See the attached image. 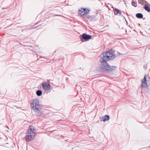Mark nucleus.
Returning a JSON list of instances; mask_svg holds the SVG:
<instances>
[{
  "mask_svg": "<svg viewBox=\"0 0 150 150\" xmlns=\"http://www.w3.org/2000/svg\"><path fill=\"white\" fill-rule=\"evenodd\" d=\"M116 51L113 48L108 49L107 51L103 52L100 55V62L101 64L100 66H110L107 62V61L112 60L115 58L117 56L123 55L124 54L117 52L118 54H116Z\"/></svg>",
  "mask_w": 150,
  "mask_h": 150,
  "instance_id": "nucleus-1",
  "label": "nucleus"
},
{
  "mask_svg": "<svg viewBox=\"0 0 150 150\" xmlns=\"http://www.w3.org/2000/svg\"><path fill=\"white\" fill-rule=\"evenodd\" d=\"M36 131L35 128L32 125H30L28 129L26 134L25 139L26 141L29 142L34 139L36 135Z\"/></svg>",
  "mask_w": 150,
  "mask_h": 150,
  "instance_id": "nucleus-2",
  "label": "nucleus"
},
{
  "mask_svg": "<svg viewBox=\"0 0 150 150\" xmlns=\"http://www.w3.org/2000/svg\"><path fill=\"white\" fill-rule=\"evenodd\" d=\"M30 107L35 112H39L41 109V106L38 100L37 99L32 100L30 103Z\"/></svg>",
  "mask_w": 150,
  "mask_h": 150,
  "instance_id": "nucleus-3",
  "label": "nucleus"
},
{
  "mask_svg": "<svg viewBox=\"0 0 150 150\" xmlns=\"http://www.w3.org/2000/svg\"><path fill=\"white\" fill-rule=\"evenodd\" d=\"M92 38V36L86 33H83L80 35V39L82 42H85L89 41Z\"/></svg>",
  "mask_w": 150,
  "mask_h": 150,
  "instance_id": "nucleus-4",
  "label": "nucleus"
},
{
  "mask_svg": "<svg viewBox=\"0 0 150 150\" xmlns=\"http://www.w3.org/2000/svg\"><path fill=\"white\" fill-rule=\"evenodd\" d=\"M110 67V66H102L101 69H102L103 71L105 72L106 71H110L115 68V66H111V67H113L112 69L111 67Z\"/></svg>",
  "mask_w": 150,
  "mask_h": 150,
  "instance_id": "nucleus-5",
  "label": "nucleus"
},
{
  "mask_svg": "<svg viewBox=\"0 0 150 150\" xmlns=\"http://www.w3.org/2000/svg\"><path fill=\"white\" fill-rule=\"evenodd\" d=\"M43 89L45 91H48L51 88V86L49 82H46L43 83L42 85Z\"/></svg>",
  "mask_w": 150,
  "mask_h": 150,
  "instance_id": "nucleus-6",
  "label": "nucleus"
},
{
  "mask_svg": "<svg viewBox=\"0 0 150 150\" xmlns=\"http://www.w3.org/2000/svg\"><path fill=\"white\" fill-rule=\"evenodd\" d=\"M146 80V76L145 75L143 79L142 80L141 86L143 87H146L148 86Z\"/></svg>",
  "mask_w": 150,
  "mask_h": 150,
  "instance_id": "nucleus-7",
  "label": "nucleus"
},
{
  "mask_svg": "<svg viewBox=\"0 0 150 150\" xmlns=\"http://www.w3.org/2000/svg\"><path fill=\"white\" fill-rule=\"evenodd\" d=\"M28 25H24V26H19V27L21 28H24L23 29H21L22 31L23 32L24 31H27L28 30H29L30 29H33L36 28L37 27H38V26H36V27H34L30 28H25V27H28Z\"/></svg>",
  "mask_w": 150,
  "mask_h": 150,
  "instance_id": "nucleus-8",
  "label": "nucleus"
},
{
  "mask_svg": "<svg viewBox=\"0 0 150 150\" xmlns=\"http://www.w3.org/2000/svg\"><path fill=\"white\" fill-rule=\"evenodd\" d=\"M114 13L115 15H117L118 14L120 16H122V13L121 11L118 9L115 8L113 9Z\"/></svg>",
  "mask_w": 150,
  "mask_h": 150,
  "instance_id": "nucleus-9",
  "label": "nucleus"
},
{
  "mask_svg": "<svg viewBox=\"0 0 150 150\" xmlns=\"http://www.w3.org/2000/svg\"><path fill=\"white\" fill-rule=\"evenodd\" d=\"M110 119V117L108 115H106L103 117L101 119V121L103 122H105V121H107L109 120Z\"/></svg>",
  "mask_w": 150,
  "mask_h": 150,
  "instance_id": "nucleus-10",
  "label": "nucleus"
},
{
  "mask_svg": "<svg viewBox=\"0 0 150 150\" xmlns=\"http://www.w3.org/2000/svg\"><path fill=\"white\" fill-rule=\"evenodd\" d=\"M83 8H81L80 10H79V13L81 16H85V12H84V11H83Z\"/></svg>",
  "mask_w": 150,
  "mask_h": 150,
  "instance_id": "nucleus-11",
  "label": "nucleus"
},
{
  "mask_svg": "<svg viewBox=\"0 0 150 150\" xmlns=\"http://www.w3.org/2000/svg\"><path fill=\"white\" fill-rule=\"evenodd\" d=\"M136 17L139 19H142L143 18V15L142 14L140 13H138L136 15Z\"/></svg>",
  "mask_w": 150,
  "mask_h": 150,
  "instance_id": "nucleus-12",
  "label": "nucleus"
},
{
  "mask_svg": "<svg viewBox=\"0 0 150 150\" xmlns=\"http://www.w3.org/2000/svg\"><path fill=\"white\" fill-rule=\"evenodd\" d=\"M148 12H150V7L149 6L146 5L143 7Z\"/></svg>",
  "mask_w": 150,
  "mask_h": 150,
  "instance_id": "nucleus-13",
  "label": "nucleus"
},
{
  "mask_svg": "<svg viewBox=\"0 0 150 150\" xmlns=\"http://www.w3.org/2000/svg\"><path fill=\"white\" fill-rule=\"evenodd\" d=\"M83 11H84V12H85V15L87 14L90 11L89 9L85 8H83Z\"/></svg>",
  "mask_w": 150,
  "mask_h": 150,
  "instance_id": "nucleus-14",
  "label": "nucleus"
},
{
  "mask_svg": "<svg viewBox=\"0 0 150 150\" xmlns=\"http://www.w3.org/2000/svg\"><path fill=\"white\" fill-rule=\"evenodd\" d=\"M36 94L38 96H40L42 94V91L40 90H38L36 92Z\"/></svg>",
  "mask_w": 150,
  "mask_h": 150,
  "instance_id": "nucleus-15",
  "label": "nucleus"
},
{
  "mask_svg": "<svg viewBox=\"0 0 150 150\" xmlns=\"http://www.w3.org/2000/svg\"><path fill=\"white\" fill-rule=\"evenodd\" d=\"M131 4L132 6H133L135 7H137V5L136 2L132 1V2Z\"/></svg>",
  "mask_w": 150,
  "mask_h": 150,
  "instance_id": "nucleus-16",
  "label": "nucleus"
},
{
  "mask_svg": "<svg viewBox=\"0 0 150 150\" xmlns=\"http://www.w3.org/2000/svg\"><path fill=\"white\" fill-rule=\"evenodd\" d=\"M46 59L45 58L41 57H40L38 59V60H42V61H44V59Z\"/></svg>",
  "mask_w": 150,
  "mask_h": 150,
  "instance_id": "nucleus-17",
  "label": "nucleus"
},
{
  "mask_svg": "<svg viewBox=\"0 0 150 150\" xmlns=\"http://www.w3.org/2000/svg\"><path fill=\"white\" fill-rule=\"evenodd\" d=\"M96 12L95 13L97 15L98 14L97 12H98V13H101V10L99 9V10H96Z\"/></svg>",
  "mask_w": 150,
  "mask_h": 150,
  "instance_id": "nucleus-18",
  "label": "nucleus"
},
{
  "mask_svg": "<svg viewBox=\"0 0 150 150\" xmlns=\"http://www.w3.org/2000/svg\"><path fill=\"white\" fill-rule=\"evenodd\" d=\"M122 16L124 18L125 20V21H126V24L127 25V24H128V22L127 21V20L126 19H125V17H124L122 15L121 16Z\"/></svg>",
  "mask_w": 150,
  "mask_h": 150,
  "instance_id": "nucleus-19",
  "label": "nucleus"
},
{
  "mask_svg": "<svg viewBox=\"0 0 150 150\" xmlns=\"http://www.w3.org/2000/svg\"><path fill=\"white\" fill-rule=\"evenodd\" d=\"M139 3L140 4H141L142 5H143V3H141V2H140L139 1Z\"/></svg>",
  "mask_w": 150,
  "mask_h": 150,
  "instance_id": "nucleus-20",
  "label": "nucleus"
},
{
  "mask_svg": "<svg viewBox=\"0 0 150 150\" xmlns=\"http://www.w3.org/2000/svg\"><path fill=\"white\" fill-rule=\"evenodd\" d=\"M55 16H59V15H57V14H56V15H55Z\"/></svg>",
  "mask_w": 150,
  "mask_h": 150,
  "instance_id": "nucleus-21",
  "label": "nucleus"
},
{
  "mask_svg": "<svg viewBox=\"0 0 150 150\" xmlns=\"http://www.w3.org/2000/svg\"><path fill=\"white\" fill-rule=\"evenodd\" d=\"M98 15H99V16H100V13H98Z\"/></svg>",
  "mask_w": 150,
  "mask_h": 150,
  "instance_id": "nucleus-22",
  "label": "nucleus"
},
{
  "mask_svg": "<svg viewBox=\"0 0 150 150\" xmlns=\"http://www.w3.org/2000/svg\"><path fill=\"white\" fill-rule=\"evenodd\" d=\"M128 26H129V27H130V25H128Z\"/></svg>",
  "mask_w": 150,
  "mask_h": 150,
  "instance_id": "nucleus-23",
  "label": "nucleus"
},
{
  "mask_svg": "<svg viewBox=\"0 0 150 150\" xmlns=\"http://www.w3.org/2000/svg\"><path fill=\"white\" fill-rule=\"evenodd\" d=\"M95 19V18H94V21H95L96 20Z\"/></svg>",
  "mask_w": 150,
  "mask_h": 150,
  "instance_id": "nucleus-24",
  "label": "nucleus"
}]
</instances>
